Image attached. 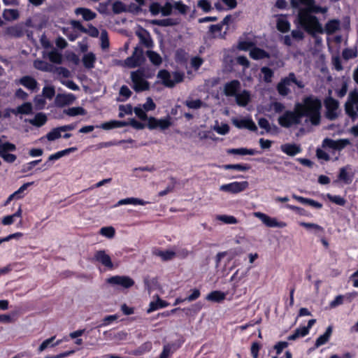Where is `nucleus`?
Returning a JSON list of instances; mask_svg holds the SVG:
<instances>
[{
  "instance_id": "f704fd0d",
  "label": "nucleus",
  "mask_w": 358,
  "mask_h": 358,
  "mask_svg": "<svg viewBox=\"0 0 358 358\" xmlns=\"http://www.w3.org/2000/svg\"><path fill=\"white\" fill-rule=\"evenodd\" d=\"M250 56L253 59L257 60L268 57V54L265 50L257 48L255 45L253 48L250 50Z\"/></svg>"
},
{
  "instance_id": "4468645a",
  "label": "nucleus",
  "mask_w": 358,
  "mask_h": 358,
  "mask_svg": "<svg viewBox=\"0 0 358 358\" xmlns=\"http://www.w3.org/2000/svg\"><path fill=\"white\" fill-rule=\"evenodd\" d=\"M76 100V96L71 93H61L57 94L55 104L57 107L62 108L73 104Z\"/></svg>"
},
{
  "instance_id": "69168bd1",
  "label": "nucleus",
  "mask_w": 358,
  "mask_h": 358,
  "mask_svg": "<svg viewBox=\"0 0 358 358\" xmlns=\"http://www.w3.org/2000/svg\"><path fill=\"white\" fill-rule=\"evenodd\" d=\"M113 10L115 13H120L126 11L127 7L123 3L116 1L113 4Z\"/></svg>"
},
{
  "instance_id": "6e6d98bb",
  "label": "nucleus",
  "mask_w": 358,
  "mask_h": 358,
  "mask_svg": "<svg viewBox=\"0 0 358 358\" xmlns=\"http://www.w3.org/2000/svg\"><path fill=\"white\" fill-rule=\"evenodd\" d=\"M185 105L192 109H198L203 106V102L199 99H189L185 101Z\"/></svg>"
},
{
  "instance_id": "a18cd8bd",
  "label": "nucleus",
  "mask_w": 358,
  "mask_h": 358,
  "mask_svg": "<svg viewBox=\"0 0 358 358\" xmlns=\"http://www.w3.org/2000/svg\"><path fill=\"white\" fill-rule=\"evenodd\" d=\"M213 129L218 134H220V135H225V134H228L229 131V127L227 124L222 123L220 124L217 122H215Z\"/></svg>"
},
{
  "instance_id": "b1692460",
  "label": "nucleus",
  "mask_w": 358,
  "mask_h": 358,
  "mask_svg": "<svg viewBox=\"0 0 358 358\" xmlns=\"http://www.w3.org/2000/svg\"><path fill=\"white\" fill-rule=\"evenodd\" d=\"M280 150L289 156H294L301 152V148L296 144L285 143L280 146Z\"/></svg>"
},
{
  "instance_id": "37998d69",
  "label": "nucleus",
  "mask_w": 358,
  "mask_h": 358,
  "mask_svg": "<svg viewBox=\"0 0 358 358\" xmlns=\"http://www.w3.org/2000/svg\"><path fill=\"white\" fill-rule=\"evenodd\" d=\"M99 234L107 238L111 239L115 235V229L112 226L103 227L100 229Z\"/></svg>"
},
{
  "instance_id": "cd10ccee",
  "label": "nucleus",
  "mask_w": 358,
  "mask_h": 358,
  "mask_svg": "<svg viewBox=\"0 0 358 358\" xmlns=\"http://www.w3.org/2000/svg\"><path fill=\"white\" fill-rule=\"evenodd\" d=\"M75 13L77 15H81L83 18L86 20H92L96 17V13L92 11L90 9L85 8H78L75 10Z\"/></svg>"
},
{
  "instance_id": "bf43d9fd",
  "label": "nucleus",
  "mask_w": 358,
  "mask_h": 358,
  "mask_svg": "<svg viewBox=\"0 0 358 358\" xmlns=\"http://www.w3.org/2000/svg\"><path fill=\"white\" fill-rule=\"evenodd\" d=\"M34 104L36 109L41 110L45 107L46 101L43 95H37L34 99Z\"/></svg>"
},
{
  "instance_id": "9d476101",
  "label": "nucleus",
  "mask_w": 358,
  "mask_h": 358,
  "mask_svg": "<svg viewBox=\"0 0 358 358\" xmlns=\"http://www.w3.org/2000/svg\"><path fill=\"white\" fill-rule=\"evenodd\" d=\"M156 105L150 97H148L146 101L143 105H139L134 108V112L136 116L143 120H146V112L153 110L155 109Z\"/></svg>"
},
{
  "instance_id": "58836bf2",
  "label": "nucleus",
  "mask_w": 358,
  "mask_h": 358,
  "mask_svg": "<svg viewBox=\"0 0 358 358\" xmlns=\"http://www.w3.org/2000/svg\"><path fill=\"white\" fill-rule=\"evenodd\" d=\"M299 224L301 227H303V228H305L306 229H307L308 231H311V232L317 233V232H321L323 231V228L321 226H320L315 223L300 222H299Z\"/></svg>"
},
{
  "instance_id": "49530a36",
  "label": "nucleus",
  "mask_w": 358,
  "mask_h": 358,
  "mask_svg": "<svg viewBox=\"0 0 358 358\" xmlns=\"http://www.w3.org/2000/svg\"><path fill=\"white\" fill-rule=\"evenodd\" d=\"M255 45V43L250 40H243L239 41L238 49L243 51H249Z\"/></svg>"
},
{
  "instance_id": "423d86ee",
  "label": "nucleus",
  "mask_w": 358,
  "mask_h": 358,
  "mask_svg": "<svg viewBox=\"0 0 358 358\" xmlns=\"http://www.w3.org/2000/svg\"><path fill=\"white\" fill-rule=\"evenodd\" d=\"M253 215L258 218L263 224L270 228H284L287 227V223L283 221H279L276 217H271L262 212H255Z\"/></svg>"
},
{
  "instance_id": "de8ad7c7",
  "label": "nucleus",
  "mask_w": 358,
  "mask_h": 358,
  "mask_svg": "<svg viewBox=\"0 0 358 358\" xmlns=\"http://www.w3.org/2000/svg\"><path fill=\"white\" fill-rule=\"evenodd\" d=\"M216 219L228 224H235L238 223L237 219L232 215H220L217 216Z\"/></svg>"
},
{
  "instance_id": "f8f14e48",
  "label": "nucleus",
  "mask_w": 358,
  "mask_h": 358,
  "mask_svg": "<svg viewBox=\"0 0 358 358\" xmlns=\"http://www.w3.org/2000/svg\"><path fill=\"white\" fill-rule=\"evenodd\" d=\"M94 259L95 262L101 264L109 270L114 268L111 257L104 250L96 251L94 255Z\"/></svg>"
},
{
  "instance_id": "c85d7f7f",
  "label": "nucleus",
  "mask_w": 358,
  "mask_h": 358,
  "mask_svg": "<svg viewBox=\"0 0 358 358\" xmlns=\"http://www.w3.org/2000/svg\"><path fill=\"white\" fill-rule=\"evenodd\" d=\"M127 126V122H121L117 120H110L109 122H104L101 124L98 127L103 129L104 130H110L115 128H120Z\"/></svg>"
},
{
  "instance_id": "6ab92c4d",
  "label": "nucleus",
  "mask_w": 358,
  "mask_h": 358,
  "mask_svg": "<svg viewBox=\"0 0 358 358\" xmlns=\"http://www.w3.org/2000/svg\"><path fill=\"white\" fill-rule=\"evenodd\" d=\"M292 73H290L288 77L282 79L278 85L277 89L278 93L282 96H286L290 92V87L292 85Z\"/></svg>"
},
{
  "instance_id": "72a5a7b5",
  "label": "nucleus",
  "mask_w": 358,
  "mask_h": 358,
  "mask_svg": "<svg viewBox=\"0 0 358 358\" xmlns=\"http://www.w3.org/2000/svg\"><path fill=\"white\" fill-rule=\"evenodd\" d=\"M277 29L281 32H287L290 29V23L285 16L277 17Z\"/></svg>"
},
{
  "instance_id": "4d7b16f0",
  "label": "nucleus",
  "mask_w": 358,
  "mask_h": 358,
  "mask_svg": "<svg viewBox=\"0 0 358 358\" xmlns=\"http://www.w3.org/2000/svg\"><path fill=\"white\" fill-rule=\"evenodd\" d=\"M327 196L329 201L339 206H344L346 203L345 199L338 195H331L328 194Z\"/></svg>"
},
{
  "instance_id": "c756f323",
  "label": "nucleus",
  "mask_w": 358,
  "mask_h": 358,
  "mask_svg": "<svg viewBox=\"0 0 358 358\" xmlns=\"http://www.w3.org/2000/svg\"><path fill=\"white\" fill-rule=\"evenodd\" d=\"M77 150V148L71 147L60 151H58L54 154L50 155L48 157V161H55L66 155H69L71 152H74Z\"/></svg>"
},
{
  "instance_id": "2f4dec72",
  "label": "nucleus",
  "mask_w": 358,
  "mask_h": 358,
  "mask_svg": "<svg viewBox=\"0 0 358 358\" xmlns=\"http://www.w3.org/2000/svg\"><path fill=\"white\" fill-rule=\"evenodd\" d=\"M48 120V117L45 113H38L32 119L29 120V122L36 127H41L44 125Z\"/></svg>"
},
{
  "instance_id": "aec40b11",
  "label": "nucleus",
  "mask_w": 358,
  "mask_h": 358,
  "mask_svg": "<svg viewBox=\"0 0 358 358\" xmlns=\"http://www.w3.org/2000/svg\"><path fill=\"white\" fill-rule=\"evenodd\" d=\"M168 306L169 303L166 301L161 299L159 296L156 295L153 296V300L150 302L147 313H150L159 308L167 307Z\"/></svg>"
},
{
  "instance_id": "f3484780",
  "label": "nucleus",
  "mask_w": 358,
  "mask_h": 358,
  "mask_svg": "<svg viewBox=\"0 0 358 358\" xmlns=\"http://www.w3.org/2000/svg\"><path fill=\"white\" fill-rule=\"evenodd\" d=\"M349 141L348 140H338L334 141L331 139L326 138L323 141L322 146L324 148L327 150V148L341 150L344 148L348 144Z\"/></svg>"
},
{
  "instance_id": "20e7f679",
  "label": "nucleus",
  "mask_w": 358,
  "mask_h": 358,
  "mask_svg": "<svg viewBox=\"0 0 358 358\" xmlns=\"http://www.w3.org/2000/svg\"><path fill=\"white\" fill-rule=\"evenodd\" d=\"M159 80L168 87H173L176 83L182 81L184 75L179 72L170 73L166 70H161L157 74Z\"/></svg>"
},
{
  "instance_id": "3c124183",
  "label": "nucleus",
  "mask_w": 358,
  "mask_h": 358,
  "mask_svg": "<svg viewBox=\"0 0 358 358\" xmlns=\"http://www.w3.org/2000/svg\"><path fill=\"white\" fill-rule=\"evenodd\" d=\"M340 26V23L338 20H330L328 22L325 26V31L328 34H332L338 29Z\"/></svg>"
},
{
  "instance_id": "ddd939ff",
  "label": "nucleus",
  "mask_w": 358,
  "mask_h": 358,
  "mask_svg": "<svg viewBox=\"0 0 358 358\" xmlns=\"http://www.w3.org/2000/svg\"><path fill=\"white\" fill-rule=\"evenodd\" d=\"M325 106L327 108V117L330 120L336 118L339 115V103L331 97L325 100Z\"/></svg>"
},
{
  "instance_id": "39448f33",
  "label": "nucleus",
  "mask_w": 358,
  "mask_h": 358,
  "mask_svg": "<svg viewBox=\"0 0 358 358\" xmlns=\"http://www.w3.org/2000/svg\"><path fill=\"white\" fill-rule=\"evenodd\" d=\"M110 286L120 289H129L134 285V280L127 275H114L106 279Z\"/></svg>"
},
{
  "instance_id": "e433bc0d",
  "label": "nucleus",
  "mask_w": 358,
  "mask_h": 358,
  "mask_svg": "<svg viewBox=\"0 0 358 358\" xmlns=\"http://www.w3.org/2000/svg\"><path fill=\"white\" fill-rule=\"evenodd\" d=\"M155 255L163 261L171 260L176 257V252L173 250H158Z\"/></svg>"
},
{
  "instance_id": "6e6552de",
  "label": "nucleus",
  "mask_w": 358,
  "mask_h": 358,
  "mask_svg": "<svg viewBox=\"0 0 358 358\" xmlns=\"http://www.w3.org/2000/svg\"><path fill=\"white\" fill-rule=\"evenodd\" d=\"M133 88L136 92L144 91L149 88V83L145 80V75L141 70L131 73Z\"/></svg>"
},
{
  "instance_id": "393cba45",
  "label": "nucleus",
  "mask_w": 358,
  "mask_h": 358,
  "mask_svg": "<svg viewBox=\"0 0 358 358\" xmlns=\"http://www.w3.org/2000/svg\"><path fill=\"white\" fill-rule=\"evenodd\" d=\"M250 92L243 90L235 96L236 102L238 106L245 107L250 101Z\"/></svg>"
},
{
  "instance_id": "8fccbe9b",
  "label": "nucleus",
  "mask_w": 358,
  "mask_h": 358,
  "mask_svg": "<svg viewBox=\"0 0 358 358\" xmlns=\"http://www.w3.org/2000/svg\"><path fill=\"white\" fill-rule=\"evenodd\" d=\"M33 182H27L23 184L17 190L14 192L13 194L15 196V199H20L24 196V192L31 186Z\"/></svg>"
},
{
  "instance_id": "0eeeda50",
  "label": "nucleus",
  "mask_w": 358,
  "mask_h": 358,
  "mask_svg": "<svg viewBox=\"0 0 358 358\" xmlns=\"http://www.w3.org/2000/svg\"><path fill=\"white\" fill-rule=\"evenodd\" d=\"M249 187L248 181H234L227 184H224L220 186L219 189L221 192L236 194L244 192Z\"/></svg>"
},
{
  "instance_id": "0e129e2a",
  "label": "nucleus",
  "mask_w": 358,
  "mask_h": 358,
  "mask_svg": "<svg viewBox=\"0 0 358 358\" xmlns=\"http://www.w3.org/2000/svg\"><path fill=\"white\" fill-rule=\"evenodd\" d=\"M134 109L131 105L120 106L119 117H123L125 115L131 114Z\"/></svg>"
},
{
  "instance_id": "7c9ffc66",
  "label": "nucleus",
  "mask_w": 358,
  "mask_h": 358,
  "mask_svg": "<svg viewBox=\"0 0 358 358\" xmlns=\"http://www.w3.org/2000/svg\"><path fill=\"white\" fill-rule=\"evenodd\" d=\"M62 132H63V131H62L61 127H58L54 128L52 130H50L45 135V137L41 138L40 140L43 141L44 138H46L49 141H54L55 140L59 139V138H61L62 136Z\"/></svg>"
},
{
  "instance_id": "a19ab883",
  "label": "nucleus",
  "mask_w": 358,
  "mask_h": 358,
  "mask_svg": "<svg viewBox=\"0 0 358 358\" xmlns=\"http://www.w3.org/2000/svg\"><path fill=\"white\" fill-rule=\"evenodd\" d=\"M48 59L55 64H61L62 62V55L58 51L53 50L47 53Z\"/></svg>"
},
{
  "instance_id": "680f3d73",
  "label": "nucleus",
  "mask_w": 358,
  "mask_h": 358,
  "mask_svg": "<svg viewBox=\"0 0 358 358\" xmlns=\"http://www.w3.org/2000/svg\"><path fill=\"white\" fill-rule=\"evenodd\" d=\"M42 94L43 96L51 99L55 94V88L52 86H45L43 88Z\"/></svg>"
},
{
  "instance_id": "bb28decb",
  "label": "nucleus",
  "mask_w": 358,
  "mask_h": 358,
  "mask_svg": "<svg viewBox=\"0 0 358 358\" xmlns=\"http://www.w3.org/2000/svg\"><path fill=\"white\" fill-rule=\"evenodd\" d=\"M332 331H333L332 327L329 326L327 328L326 331L322 335L320 336L317 338V340L315 341V347L318 348V347L327 343L329 341V339L331 336Z\"/></svg>"
},
{
  "instance_id": "473e14b6",
  "label": "nucleus",
  "mask_w": 358,
  "mask_h": 358,
  "mask_svg": "<svg viewBox=\"0 0 358 358\" xmlns=\"http://www.w3.org/2000/svg\"><path fill=\"white\" fill-rule=\"evenodd\" d=\"M33 106L30 102H25L15 108L14 115H30L32 113Z\"/></svg>"
},
{
  "instance_id": "7ed1b4c3",
  "label": "nucleus",
  "mask_w": 358,
  "mask_h": 358,
  "mask_svg": "<svg viewBox=\"0 0 358 358\" xmlns=\"http://www.w3.org/2000/svg\"><path fill=\"white\" fill-rule=\"evenodd\" d=\"M345 110L352 121L358 120V91L354 90L349 94L345 104Z\"/></svg>"
},
{
  "instance_id": "864d4df0",
  "label": "nucleus",
  "mask_w": 358,
  "mask_h": 358,
  "mask_svg": "<svg viewBox=\"0 0 358 358\" xmlns=\"http://www.w3.org/2000/svg\"><path fill=\"white\" fill-rule=\"evenodd\" d=\"M262 78L266 83H271L273 76V72L268 67H262L261 69Z\"/></svg>"
},
{
  "instance_id": "f03ea898",
  "label": "nucleus",
  "mask_w": 358,
  "mask_h": 358,
  "mask_svg": "<svg viewBox=\"0 0 358 358\" xmlns=\"http://www.w3.org/2000/svg\"><path fill=\"white\" fill-rule=\"evenodd\" d=\"M321 108L320 100L313 96L306 97L301 102L295 104L296 112L299 113L301 118L306 117V120L315 125L320 123Z\"/></svg>"
},
{
  "instance_id": "2eb2a0df",
  "label": "nucleus",
  "mask_w": 358,
  "mask_h": 358,
  "mask_svg": "<svg viewBox=\"0 0 358 358\" xmlns=\"http://www.w3.org/2000/svg\"><path fill=\"white\" fill-rule=\"evenodd\" d=\"M231 122L238 129H248L250 131H256L257 129L255 123L249 117L242 118L234 117L231 119Z\"/></svg>"
},
{
  "instance_id": "a878e982",
  "label": "nucleus",
  "mask_w": 358,
  "mask_h": 358,
  "mask_svg": "<svg viewBox=\"0 0 358 358\" xmlns=\"http://www.w3.org/2000/svg\"><path fill=\"white\" fill-rule=\"evenodd\" d=\"M226 293L219 290H215L207 294L206 299L211 302L219 303L224 301L226 299Z\"/></svg>"
},
{
  "instance_id": "c03bdc74",
  "label": "nucleus",
  "mask_w": 358,
  "mask_h": 358,
  "mask_svg": "<svg viewBox=\"0 0 358 358\" xmlns=\"http://www.w3.org/2000/svg\"><path fill=\"white\" fill-rule=\"evenodd\" d=\"M96 60V57L92 52H89L83 56V62L86 68L92 69L94 67V64Z\"/></svg>"
},
{
  "instance_id": "ea45409f",
  "label": "nucleus",
  "mask_w": 358,
  "mask_h": 358,
  "mask_svg": "<svg viewBox=\"0 0 358 358\" xmlns=\"http://www.w3.org/2000/svg\"><path fill=\"white\" fill-rule=\"evenodd\" d=\"M227 152L229 154H234V155H254L257 153V152L255 150L253 149H247L244 148H233L228 150Z\"/></svg>"
},
{
  "instance_id": "c9c22d12",
  "label": "nucleus",
  "mask_w": 358,
  "mask_h": 358,
  "mask_svg": "<svg viewBox=\"0 0 358 358\" xmlns=\"http://www.w3.org/2000/svg\"><path fill=\"white\" fill-rule=\"evenodd\" d=\"M2 16L6 21L11 22L18 19L20 14L17 9H4Z\"/></svg>"
},
{
  "instance_id": "f257e3e1",
  "label": "nucleus",
  "mask_w": 358,
  "mask_h": 358,
  "mask_svg": "<svg viewBox=\"0 0 358 358\" xmlns=\"http://www.w3.org/2000/svg\"><path fill=\"white\" fill-rule=\"evenodd\" d=\"M291 5L298 10L297 22L309 34L322 33V27L311 13H325L327 8L315 4L314 0H291Z\"/></svg>"
},
{
  "instance_id": "052dcab7",
  "label": "nucleus",
  "mask_w": 358,
  "mask_h": 358,
  "mask_svg": "<svg viewBox=\"0 0 358 358\" xmlns=\"http://www.w3.org/2000/svg\"><path fill=\"white\" fill-rule=\"evenodd\" d=\"M222 24H215L210 27V31L212 36L215 38L222 37Z\"/></svg>"
},
{
  "instance_id": "774afa93",
  "label": "nucleus",
  "mask_w": 358,
  "mask_h": 358,
  "mask_svg": "<svg viewBox=\"0 0 358 358\" xmlns=\"http://www.w3.org/2000/svg\"><path fill=\"white\" fill-rule=\"evenodd\" d=\"M203 62V59L199 57H194L190 60L191 66L195 70L199 69V68L202 65Z\"/></svg>"
},
{
  "instance_id": "603ef678",
  "label": "nucleus",
  "mask_w": 358,
  "mask_h": 358,
  "mask_svg": "<svg viewBox=\"0 0 358 358\" xmlns=\"http://www.w3.org/2000/svg\"><path fill=\"white\" fill-rule=\"evenodd\" d=\"M147 56L150 61L155 65H159L162 62L161 56L154 51H148Z\"/></svg>"
},
{
  "instance_id": "4be33fe9",
  "label": "nucleus",
  "mask_w": 358,
  "mask_h": 358,
  "mask_svg": "<svg viewBox=\"0 0 358 358\" xmlns=\"http://www.w3.org/2000/svg\"><path fill=\"white\" fill-rule=\"evenodd\" d=\"M136 34L139 38L141 42L143 43L146 47H152V41L150 38L149 33L141 27H138Z\"/></svg>"
},
{
  "instance_id": "13d9d810",
  "label": "nucleus",
  "mask_w": 358,
  "mask_h": 358,
  "mask_svg": "<svg viewBox=\"0 0 358 358\" xmlns=\"http://www.w3.org/2000/svg\"><path fill=\"white\" fill-rule=\"evenodd\" d=\"M223 168L225 170L235 169L239 171H246L249 169V166L244 164H226L223 166Z\"/></svg>"
},
{
  "instance_id": "5fc2aeb1",
  "label": "nucleus",
  "mask_w": 358,
  "mask_h": 358,
  "mask_svg": "<svg viewBox=\"0 0 358 358\" xmlns=\"http://www.w3.org/2000/svg\"><path fill=\"white\" fill-rule=\"evenodd\" d=\"M16 147L14 144L9 142H2L0 140V153L14 151Z\"/></svg>"
},
{
  "instance_id": "79ce46f5",
  "label": "nucleus",
  "mask_w": 358,
  "mask_h": 358,
  "mask_svg": "<svg viewBox=\"0 0 358 358\" xmlns=\"http://www.w3.org/2000/svg\"><path fill=\"white\" fill-rule=\"evenodd\" d=\"M308 328H306V327H299L297 329H296L295 332L293 334L288 336V339L290 341H294L299 337H303L308 335Z\"/></svg>"
},
{
  "instance_id": "5701e85b",
  "label": "nucleus",
  "mask_w": 358,
  "mask_h": 358,
  "mask_svg": "<svg viewBox=\"0 0 358 358\" xmlns=\"http://www.w3.org/2000/svg\"><path fill=\"white\" fill-rule=\"evenodd\" d=\"M18 83L29 90H38V83L32 77L24 76L19 80Z\"/></svg>"
},
{
  "instance_id": "412c9836",
  "label": "nucleus",
  "mask_w": 358,
  "mask_h": 358,
  "mask_svg": "<svg viewBox=\"0 0 358 358\" xmlns=\"http://www.w3.org/2000/svg\"><path fill=\"white\" fill-rule=\"evenodd\" d=\"M148 203V201H144L138 198L128 197L119 200L115 205V207H117L122 205L145 206Z\"/></svg>"
},
{
  "instance_id": "1a4fd4ad",
  "label": "nucleus",
  "mask_w": 358,
  "mask_h": 358,
  "mask_svg": "<svg viewBox=\"0 0 358 358\" xmlns=\"http://www.w3.org/2000/svg\"><path fill=\"white\" fill-rule=\"evenodd\" d=\"M301 117L294 111H286L278 117V123L283 127H289L294 124L300 123Z\"/></svg>"
},
{
  "instance_id": "e2e57ef3",
  "label": "nucleus",
  "mask_w": 358,
  "mask_h": 358,
  "mask_svg": "<svg viewBox=\"0 0 358 358\" xmlns=\"http://www.w3.org/2000/svg\"><path fill=\"white\" fill-rule=\"evenodd\" d=\"M343 57L345 59H350L357 57V50L355 48L345 49L343 52Z\"/></svg>"
},
{
  "instance_id": "4c0bfd02",
  "label": "nucleus",
  "mask_w": 358,
  "mask_h": 358,
  "mask_svg": "<svg viewBox=\"0 0 358 358\" xmlns=\"http://www.w3.org/2000/svg\"><path fill=\"white\" fill-rule=\"evenodd\" d=\"M63 113L69 116L75 117L86 114L85 110L82 107H72L64 110Z\"/></svg>"
},
{
  "instance_id": "09e8293b",
  "label": "nucleus",
  "mask_w": 358,
  "mask_h": 358,
  "mask_svg": "<svg viewBox=\"0 0 358 358\" xmlns=\"http://www.w3.org/2000/svg\"><path fill=\"white\" fill-rule=\"evenodd\" d=\"M34 66L36 69L43 71H51L52 69V66L50 64L41 60H36Z\"/></svg>"
},
{
  "instance_id": "a211bd4d",
  "label": "nucleus",
  "mask_w": 358,
  "mask_h": 358,
  "mask_svg": "<svg viewBox=\"0 0 358 358\" xmlns=\"http://www.w3.org/2000/svg\"><path fill=\"white\" fill-rule=\"evenodd\" d=\"M241 89V83L234 80L227 83L224 86V94L227 96H236Z\"/></svg>"
},
{
  "instance_id": "338daca9",
  "label": "nucleus",
  "mask_w": 358,
  "mask_h": 358,
  "mask_svg": "<svg viewBox=\"0 0 358 358\" xmlns=\"http://www.w3.org/2000/svg\"><path fill=\"white\" fill-rule=\"evenodd\" d=\"M316 155L319 159L324 161H329L331 159L327 150H324L320 148L317 149Z\"/></svg>"
},
{
  "instance_id": "9b49d317",
  "label": "nucleus",
  "mask_w": 358,
  "mask_h": 358,
  "mask_svg": "<svg viewBox=\"0 0 358 358\" xmlns=\"http://www.w3.org/2000/svg\"><path fill=\"white\" fill-rule=\"evenodd\" d=\"M147 127L150 129H166L169 128L171 124L170 117H165L162 119H157L153 117H148L147 120Z\"/></svg>"
},
{
  "instance_id": "dca6fc26",
  "label": "nucleus",
  "mask_w": 358,
  "mask_h": 358,
  "mask_svg": "<svg viewBox=\"0 0 358 358\" xmlns=\"http://www.w3.org/2000/svg\"><path fill=\"white\" fill-rule=\"evenodd\" d=\"M143 60V51L138 48H136L131 57H128L124 61L125 66L129 68H134L140 65Z\"/></svg>"
}]
</instances>
